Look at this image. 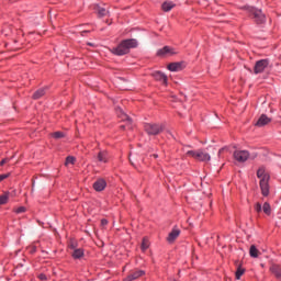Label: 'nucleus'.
<instances>
[{"mask_svg": "<svg viewBox=\"0 0 281 281\" xmlns=\"http://www.w3.org/2000/svg\"><path fill=\"white\" fill-rule=\"evenodd\" d=\"M95 192H102L106 188V180L100 178L93 183Z\"/></svg>", "mask_w": 281, "mask_h": 281, "instance_id": "nucleus-13", "label": "nucleus"}, {"mask_svg": "<svg viewBox=\"0 0 281 281\" xmlns=\"http://www.w3.org/2000/svg\"><path fill=\"white\" fill-rule=\"evenodd\" d=\"M69 247H70V249H74V251H75V249H78V248H76V244H74V243H70Z\"/></svg>", "mask_w": 281, "mask_h": 281, "instance_id": "nucleus-35", "label": "nucleus"}, {"mask_svg": "<svg viewBox=\"0 0 281 281\" xmlns=\"http://www.w3.org/2000/svg\"><path fill=\"white\" fill-rule=\"evenodd\" d=\"M262 211L269 216L271 214V205L266 202L262 206Z\"/></svg>", "mask_w": 281, "mask_h": 281, "instance_id": "nucleus-25", "label": "nucleus"}, {"mask_svg": "<svg viewBox=\"0 0 281 281\" xmlns=\"http://www.w3.org/2000/svg\"><path fill=\"white\" fill-rule=\"evenodd\" d=\"M233 157L239 164H245L249 159V151L247 150H235Z\"/></svg>", "mask_w": 281, "mask_h": 281, "instance_id": "nucleus-6", "label": "nucleus"}, {"mask_svg": "<svg viewBox=\"0 0 281 281\" xmlns=\"http://www.w3.org/2000/svg\"><path fill=\"white\" fill-rule=\"evenodd\" d=\"M173 54H177V52L170 46H165L157 52L158 56H173Z\"/></svg>", "mask_w": 281, "mask_h": 281, "instance_id": "nucleus-8", "label": "nucleus"}, {"mask_svg": "<svg viewBox=\"0 0 281 281\" xmlns=\"http://www.w3.org/2000/svg\"><path fill=\"white\" fill-rule=\"evenodd\" d=\"M8 161H10L9 158L2 159L1 162H0V166H4V164H8Z\"/></svg>", "mask_w": 281, "mask_h": 281, "instance_id": "nucleus-33", "label": "nucleus"}, {"mask_svg": "<svg viewBox=\"0 0 281 281\" xmlns=\"http://www.w3.org/2000/svg\"><path fill=\"white\" fill-rule=\"evenodd\" d=\"M150 247V240H148V237H144L140 244L142 251H146Z\"/></svg>", "mask_w": 281, "mask_h": 281, "instance_id": "nucleus-21", "label": "nucleus"}, {"mask_svg": "<svg viewBox=\"0 0 281 281\" xmlns=\"http://www.w3.org/2000/svg\"><path fill=\"white\" fill-rule=\"evenodd\" d=\"M270 271H271V273H273V276L277 278V280L281 281V267H280V265H272L270 267Z\"/></svg>", "mask_w": 281, "mask_h": 281, "instance_id": "nucleus-16", "label": "nucleus"}, {"mask_svg": "<svg viewBox=\"0 0 281 281\" xmlns=\"http://www.w3.org/2000/svg\"><path fill=\"white\" fill-rule=\"evenodd\" d=\"M269 67V59H260L256 61L255 67H254V74H262L266 68Z\"/></svg>", "mask_w": 281, "mask_h": 281, "instance_id": "nucleus-7", "label": "nucleus"}, {"mask_svg": "<svg viewBox=\"0 0 281 281\" xmlns=\"http://www.w3.org/2000/svg\"><path fill=\"white\" fill-rule=\"evenodd\" d=\"M120 113H121V120L123 122H127V124H132L133 120L126 113H124L122 110H120Z\"/></svg>", "mask_w": 281, "mask_h": 281, "instance_id": "nucleus-23", "label": "nucleus"}, {"mask_svg": "<svg viewBox=\"0 0 281 281\" xmlns=\"http://www.w3.org/2000/svg\"><path fill=\"white\" fill-rule=\"evenodd\" d=\"M10 177L9 173L0 175V181H3L4 179H8Z\"/></svg>", "mask_w": 281, "mask_h": 281, "instance_id": "nucleus-32", "label": "nucleus"}, {"mask_svg": "<svg viewBox=\"0 0 281 281\" xmlns=\"http://www.w3.org/2000/svg\"><path fill=\"white\" fill-rule=\"evenodd\" d=\"M153 157H155V159H157L158 156H157V154H154Z\"/></svg>", "mask_w": 281, "mask_h": 281, "instance_id": "nucleus-38", "label": "nucleus"}, {"mask_svg": "<svg viewBox=\"0 0 281 281\" xmlns=\"http://www.w3.org/2000/svg\"><path fill=\"white\" fill-rule=\"evenodd\" d=\"M225 150H229L228 147H223L218 150V156L221 157V155H223V153H225Z\"/></svg>", "mask_w": 281, "mask_h": 281, "instance_id": "nucleus-31", "label": "nucleus"}, {"mask_svg": "<svg viewBox=\"0 0 281 281\" xmlns=\"http://www.w3.org/2000/svg\"><path fill=\"white\" fill-rule=\"evenodd\" d=\"M8 199H10V196L8 195V193H4L0 196V205H5V203H8Z\"/></svg>", "mask_w": 281, "mask_h": 281, "instance_id": "nucleus-26", "label": "nucleus"}, {"mask_svg": "<svg viewBox=\"0 0 281 281\" xmlns=\"http://www.w3.org/2000/svg\"><path fill=\"white\" fill-rule=\"evenodd\" d=\"M94 10L99 16H108L109 15V10H106L98 4L94 7Z\"/></svg>", "mask_w": 281, "mask_h": 281, "instance_id": "nucleus-17", "label": "nucleus"}, {"mask_svg": "<svg viewBox=\"0 0 281 281\" xmlns=\"http://www.w3.org/2000/svg\"><path fill=\"white\" fill-rule=\"evenodd\" d=\"M144 128L147 135H159L164 132V126L159 123H147Z\"/></svg>", "mask_w": 281, "mask_h": 281, "instance_id": "nucleus-4", "label": "nucleus"}, {"mask_svg": "<svg viewBox=\"0 0 281 281\" xmlns=\"http://www.w3.org/2000/svg\"><path fill=\"white\" fill-rule=\"evenodd\" d=\"M101 225H109V221L102 220V221H101Z\"/></svg>", "mask_w": 281, "mask_h": 281, "instance_id": "nucleus-36", "label": "nucleus"}, {"mask_svg": "<svg viewBox=\"0 0 281 281\" xmlns=\"http://www.w3.org/2000/svg\"><path fill=\"white\" fill-rule=\"evenodd\" d=\"M74 164H76V157H74V156H68V157L66 158L65 166H74Z\"/></svg>", "mask_w": 281, "mask_h": 281, "instance_id": "nucleus-24", "label": "nucleus"}, {"mask_svg": "<svg viewBox=\"0 0 281 281\" xmlns=\"http://www.w3.org/2000/svg\"><path fill=\"white\" fill-rule=\"evenodd\" d=\"M181 234V231H179L178 228H173L168 237H167V240L168 243H175V240H177V238H179V235Z\"/></svg>", "mask_w": 281, "mask_h": 281, "instance_id": "nucleus-15", "label": "nucleus"}, {"mask_svg": "<svg viewBox=\"0 0 281 281\" xmlns=\"http://www.w3.org/2000/svg\"><path fill=\"white\" fill-rule=\"evenodd\" d=\"M26 209L24 206H20L15 210L16 214H23V212H25Z\"/></svg>", "mask_w": 281, "mask_h": 281, "instance_id": "nucleus-29", "label": "nucleus"}, {"mask_svg": "<svg viewBox=\"0 0 281 281\" xmlns=\"http://www.w3.org/2000/svg\"><path fill=\"white\" fill-rule=\"evenodd\" d=\"M138 43L137 40L132 38V40H125L122 41L117 47H114L111 49L112 54L115 56H126L131 49H135L137 47Z\"/></svg>", "mask_w": 281, "mask_h": 281, "instance_id": "nucleus-1", "label": "nucleus"}, {"mask_svg": "<svg viewBox=\"0 0 281 281\" xmlns=\"http://www.w3.org/2000/svg\"><path fill=\"white\" fill-rule=\"evenodd\" d=\"M87 32H89V31H82L81 36H85V34H87Z\"/></svg>", "mask_w": 281, "mask_h": 281, "instance_id": "nucleus-37", "label": "nucleus"}, {"mask_svg": "<svg viewBox=\"0 0 281 281\" xmlns=\"http://www.w3.org/2000/svg\"><path fill=\"white\" fill-rule=\"evenodd\" d=\"M188 157H193V159H196L198 161H210L211 157L210 154L203 151V150H189L187 151Z\"/></svg>", "mask_w": 281, "mask_h": 281, "instance_id": "nucleus-5", "label": "nucleus"}, {"mask_svg": "<svg viewBox=\"0 0 281 281\" xmlns=\"http://www.w3.org/2000/svg\"><path fill=\"white\" fill-rule=\"evenodd\" d=\"M52 137H54V139H63V137H65V133L55 132V133L52 134Z\"/></svg>", "mask_w": 281, "mask_h": 281, "instance_id": "nucleus-27", "label": "nucleus"}, {"mask_svg": "<svg viewBox=\"0 0 281 281\" xmlns=\"http://www.w3.org/2000/svg\"><path fill=\"white\" fill-rule=\"evenodd\" d=\"M71 256L75 259L82 258V256H85V250H82V248H77L72 251Z\"/></svg>", "mask_w": 281, "mask_h": 281, "instance_id": "nucleus-19", "label": "nucleus"}, {"mask_svg": "<svg viewBox=\"0 0 281 281\" xmlns=\"http://www.w3.org/2000/svg\"><path fill=\"white\" fill-rule=\"evenodd\" d=\"M271 119L269 116H267V114H261L260 117L258 119V121L256 122L255 126H267V124H270Z\"/></svg>", "mask_w": 281, "mask_h": 281, "instance_id": "nucleus-12", "label": "nucleus"}, {"mask_svg": "<svg viewBox=\"0 0 281 281\" xmlns=\"http://www.w3.org/2000/svg\"><path fill=\"white\" fill-rule=\"evenodd\" d=\"M97 159L98 161H100V164H109V151L106 150H100L97 155Z\"/></svg>", "mask_w": 281, "mask_h": 281, "instance_id": "nucleus-10", "label": "nucleus"}, {"mask_svg": "<svg viewBox=\"0 0 281 281\" xmlns=\"http://www.w3.org/2000/svg\"><path fill=\"white\" fill-rule=\"evenodd\" d=\"M255 210H256V212H258V213L262 212V205H261L260 203H257V204L255 205Z\"/></svg>", "mask_w": 281, "mask_h": 281, "instance_id": "nucleus-30", "label": "nucleus"}, {"mask_svg": "<svg viewBox=\"0 0 281 281\" xmlns=\"http://www.w3.org/2000/svg\"><path fill=\"white\" fill-rule=\"evenodd\" d=\"M245 273V269L238 267L235 273L236 280H240V277Z\"/></svg>", "mask_w": 281, "mask_h": 281, "instance_id": "nucleus-28", "label": "nucleus"}, {"mask_svg": "<svg viewBox=\"0 0 281 281\" xmlns=\"http://www.w3.org/2000/svg\"><path fill=\"white\" fill-rule=\"evenodd\" d=\"M164 12H170V10H172V8H175V3L172 1H166L162 3L161 5Z\"/></svg>", "mask_w": 281, "mask_h": 281, "instance_id": "nucleus-18", "label": "nucleus"}, {"mask_svg": "<svg viewBox=\"0 0 281 281\" xmlns=\"http://www.w3.org/2000/svg\"><path fill=\"white\" fill-rule=\"evenodd\" d=\"M186 68V64L183 61L171 63L168 65L169 71H182Z\"/></svg>", "mask_w": 281, "mask_h": 281, "instance_id": "nucleus-9", "label": "nucleus"}, {"mask_svg": "<svg viewBox=\"0 0 281 281\" xmlns=\"http://www.w3.org/2000/svg\"><path fill=\"white\" fill-rule=\"evenodd\" d=\"M249 254L251 258H258V256L260 255V250L256 248V245H251L249 249Z\"/></svg>", "mask_w": 281, "mask_h": 281, "instance_id": "nucleus-20", "label": "nucleus"}, {"mask_svg": "<svg viewBox=\"0 0 281 281\" xmlns=\"http://www.w3.org/2000/svg\"><path fill=\"white\" fill-rule=\"evenodd\" d=\"M257 177L258 179H260L259 184L262 196H269V176L265 171V167H260L257 170Z\"/></svg>", "mask_w": 281, "mask_h": 281, "instance_id": "nucleus-2", "label": "nucleus"}, {"mask_svg": "<svg viewBox=\"0 0 281 281\" xmlns=\"http://www.w3.org/2000/svg\"><path fill=\"white\" fill-rule=\"evenodd\" d=\"M38 279L42 280V281H45V280H47V276H45V274H40V276H38Z\"/></svg>", "mask_w": 281, "mask_h": 281, "instance_id": "nucleus-34", "label": "nucleus"}, {"mask_svg": "<svg viewBox=\"0 0 281 281\" xmlns=\"http://www.w3.org/2000/svg\"><path fill=\"white\" fill-rule=\"evenodd\" d=\"M248 13L250 14V16H252L257 25H262V23L267 21V18L265 16V13H262V10H258L254 7H249Z\"/></svg>", "mask_w": 281, "mask_h": 281, "instance_id": "nucleus-3", "label": "nucleus"}, {"mask_svg": "<svg viewBox=\"0 0 281 281\" xmlns=\"http://www.w3.org/2000/svg\"><path fill=\"white\" fill-rule=\"evenodd\" d=\"M144 273L145 272L143 270H134L124 279V281L137 280L138 278H142Z\"/></svg>", "mask_w": 281, "mask_h": 281, "instance_id": "nucleus-11", "label": "nucleus"}, {"mask_svg": "<svg viewBox=\"0 0 281 281\" xmlns=\"http://www.w3.org/2000/svg\"><path fill=\"white\" fill-rule=\"evenodd\" d=\"M155 80H158L159 82H161L162 85H167L168 83V77L161 72V71H156L153 74Z\"/></svg>", "mask_w": 281, "mask_h": 281, "instance_id": "nucleus-14", "label": "nucleus"}, {"mask_svg": "<svg viewBox=\"0 0 281 281\" xmlns=\"http://www.w3.org/2000/svg\"><path fill=\"white\" fill-rule=\"evenodd\" d=\"M45 95V89H38L36 92H34L33 98L34 100H40V98H43Z\"/></svg>", "mask_w": 281, "mask_h": 281, "instance_id": "nucleus-22", "label": "nucleus"}, {"mask_svg": "<svg viewBox=\"0 0 281 281\" xmlns=\"http://www.w3.org/2000/svg\"><path fill=\"white\" fill-rule=\"evenodd\" d=\"M88 45L93 46V44H92V43H88Z\"/></svg>", "mask_w": 281, "mask_h": 281, "instance_id": "nucleus-39", "label": "nucleus"}, {"mask_svg": "<svg viewBox=\"0 0 281 281\" xmlns=\"http://www.w3.org/2000/svg\"><path fill=\"white\" fill-rule=\"evenodd\" d=\"M121 128H125V126H124V125H122V126H121Z\"/></svg>", "mask_w": 281, "mask_h": 281, "instance_id": "nucleus-40", "label": "nucleus"}]
</instances>
